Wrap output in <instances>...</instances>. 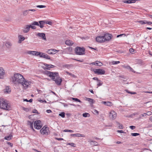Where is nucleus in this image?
<instances>
[{
    "mask_svg": "<svg viewBox=\"0 0 152 152\" xmlns=\"http://www.w3.org/2000/svg\"><path fill=\"white\" fill-rule=\"evenodd\" d=\"M46 74L49 77L51 78V79L55 81L56 83L58 86L61 85L62 80L61 78L60 77L58 72H53L50 71H47Z\"/></svg>",
    "mask_w": 152,
    "mask_h": 152,
    "instance_id": "1",
    "label": "nucleus"
},
{
    "mask_svg": "<svg viewBox=\"0 0 152 152\" xmlns=\"http://www.w3.org/2000/svg\"><path fill=\"white\" fill-rule=\"evenodd\" d=\"M12 79V82L14 84H21L24 79L23 76L19 73L14 74Z\"/></svg>",
    "mask_w": 152,
    "mask_h": 152,
    "instance_id": "2",
    "label": "nucleus"
},
{
    "mask_svg": "<svg viewBox=\"0 0 152 152\" xmlns=\"http://www.w3.org/2000/svg\"><path fill=\"white\" fill-rule=\"evenodd\" d=\"M0 108L8 110L11 109L7 101L2 98H0Z\"/></svg>",
    "mask_w": 152,
    "mask_h": 152,
    "instance_id": "3",
    "label": "nucleus"
},
{
    "mask_svg": "<svg viewBox=\"0 0 152 152\" xmlns=\"http://www.w3.org/2000/svg\"><path fill=\"white\" fill-rule=\"evenodd\" d=\"M75 52L77 55H82L85 54V49L83 47H77L75 48Z\"/></svg>",
    "mask_w": 152,
    "mask_h": 152,
    "instance_id": "4",
    "label": "nucleus"
},
{
    "mask_svg": "<svg viewBox=\"0 0 152 152\" xmlns=\"http://www.w3.org/2000/svg\"><path fill=\"white\" fill-rule=\"evenodd\" d=\"M23 82L21 84L23 86L24 89H26L31 84V82L30 81H28L26 80L25 78L23 80Z\"/></svg>",
    "mask_w": 152,
    "mask_h": 152,
    "instance_id": "5",
    "label": "nucleus"
},
{
    "mask_svg": "<svg viewBox=\"0 0 152 152\" xmlns=\"http://www.w3.org/2000/svg\"><path fill=\"white\" fill-rule=\"evenodd\" d=\"M92 71L94 72L96 74L98 75H104L105 73V71L101 69H93Z\"/></svg>",
    "mask_w": 152,
    "mask_h": 152,
    "instance_id": "6",
    "label": "nucleus"
},
{
    "mask_svg": "<svg viewBox=\"0 0 152 152\" xmlns=\"http://www.w3.org/2000/svg\"><path fill=\"white\" fill-rule=\"evenodd\" d=\"M40 131L42 135H48L49 131L48 127L44 126L40 129Z\"/></svg>",
    "mask_w": 152,
    "mask_h": 152,
    "instance_id": "7",
    "label": "nucleus"
},
{
    "mask_svg": "<svg viewBox=\"0 0 152 152\" xmlns=\"http://www.w3.org/2000/svg\"><path fill=\"white\" fill-rule=\"evenodd\" d=\"M106 39H104V36H98L96 38V40L98 42H105Z\"/></svg>",
    "mask_w": 152,
    "mask_h": 152,
    "instance_id": "8",
    "label": "nucleus"
},
{
    "mask_svg": "<svg viewBox=\"0 0 152 152\" xmlns=\"http://www.w3.org/2000/svg\"><path fill=\"white\" fill-rule=\"evenodd\" d=\"M38 55L40 58H44L47 59H50V57L45 53L42 52V53H39Z\"/></svg>",
    "mask_w": 152,
    "mask_h": 152,
    "instance_id": "9",
    "label": "nucleus"
},
{
    "mask_svg": "<svg viewBox=\"0 0 152 152\" xmlns=\"http://www.w3.org/2000/svg\"><path fill=\"white\" fill-rule=\"evenodd\" d=\"M116 113L114 110H111L109 113V117L112 119H115L116 117Z\"/></svg>",
    "mask_w": 152,
    "mask_h": 152,
    "instance_id": "10",
    "label": "nucleus"
},
{
    "mask_svg": "<svg viewBox=\"0 0 152 152\" xmlns=\"http://www.w3.org/2000/svg\"><path fill=\"white\" fill-rule=\"evenodd\" d=\"M103 36L104 38L106 39L105 41L110 40L112 37V35L110 34H105Z\"/></svg>",
    "mask_w": 152,
    "mask_h": 152,
    "instance_id": "11",
    "label": "nucleus"
},
{
    "mask_svg": "<svg viewBox=\"0 0 152 152\" xmlns=\"http://www.w3.org/2000/svg\"><path fill=\"white\" fill-rule=\"evenodd\" d=\"M59 51V50H57L54 49H51L48 50L47 51V53L48 54H54Z\"/></svg>",
    "mask_w": 152,
    "mask_h": 152,
    "instance_id": "12",
    "label": "nucleus"
},
{
    "mask_svg": "<svg viewBox=\"0 0 152 152\" xmlns=\"http://www.w3.org/2000/svg\"><path fill=\"white\" fill-rule=\"evenodd\" d=\"M30 27L29 25H26L23 27V32L24 33H27L30 30Z\"/></svg>",
    "mask_w": 152,
    "mask_h": 152,
    "instance_id": "13",
    "label": "nucleus"
},
{
    "mask_svg": "<svg viewBox=\"0 0 152 152\" xmlns=\"http://www.w3.org/2000/svg\"><path fill=\"white\" fill-rule=\"evenodd\" d=\"M37 36L41 37L42 39L46 40V37L45 34L44 33H38Z\"/></svg>",
    "mask_w": 152,
    "mask_h": 152,
    "instance_id": "14",
    "label": "nucleus"
},
{
    "mask_svg": "<svg viewBox=\"0 0 152 152\" xmlns=\"http://www.w3.org/2000/svg\"><path fill=\"white\" fill-rule=\"evenodd\" d=\"M5 71L2 67H0V78L3 79L5 74Z\"/></svg>",
    "mask_w": 152,
    "mask_h": 152,
    "instance_id": "15",
    "label": "nucleus"
},
{
    "mask_svg": "<svg viewBox=\"0 0 152 152\" xmlns=\"http://www.w3.org/2000/svg\"><path fill=\"white\" fill-rule=\"evenodd\" d=\"M89 64L91 65L98 66H101L102 65V64L98 61H96L94 62L90 63Z\"/></svg>",
    "mask_w": 152,
    "mask_h": 152,
    "instance_id": "16",
    "label": "nucleus"
},
{
    "mask_svg": "<svg viewBox=\"0 0 152 152\" xmlns=\"http://www.w3.org/2000/svg\"><path fill=\"white\" fill-rule=\"evenodd\" d=\"M122 2L124 3L130 4L134 3L136 2L135 0H123Z\"/></svg>",
    "mask_w": 152,
    "mask_h": 152,
    "instance_id": "17",
    "label": "nucleus"
},
{
    "mask_svg": "<svg viewBox=\"0 0 152 152\" xmlns=\"http://www.w3.org/2000/svg\"><path fill=\"white\" fill-rule=\"evenodd\" d=\"M45 21L44 20L39 21V26L41 28H42L44 27V25L45 24Z\"/></svg>",
    "mask_w": 152,
    "mask_h": 152,
    "instance_id": "18",
    "label": "nucleus"
},
{
    "mask_svg": "<svg viewBox=\"0 0 152 152\" xmlns=\"http://www.w3.org/2000/svg\"><path fill=\"white\" fill-rule=\"evenodd\" d=\"M86 100L88 101L91 104H93L94 102L93 99L88 98H86Z\"/></svg>",
    "mask_w": 152,
    "mask_h": 152,
    "instance_id": "19",
    "label": "nucleus"
},
{
    "mask_svg": "<svg viewBox=\"0 0 152 152\" xmlns=\"http://www.w3.org/2000/svg\"><path fill=\"white\" fill-rule=\"evenodd\" d=\"M102 103L105 105L107 106H111L112 105V103L110 102H102Z\"/></svg>",
    "mask_w": 152,
    "mask_h": 152,
    "instance_id": "20",
    "label": "nucleus"
},
{
    "mask_svg": "<svg viewBox=\"0 0 152 152\" xmlns=\"http://www.w3.org/2000/svg\"><path fill=\"white\" fill-rule=\"evenodd\" d=\"M44 65L47 67V69H50V68H53L54 67V66L51 65V64H44Z\"/></svg>",
    "mask_w": 152,
    "mask_h": 152,
    "instance_id": "21",
    "label": "nucleus"
},
{
    "mask_svg": "<svg viewBox=\"0 0 152 152\" xmlns=\"http://www.w3.org/2000/svg\"><path fill=\"white\" fill-rule=\"evenodd\" d=\"M19 40L18 42L19 43H21V42L23 41L25 39V38L21 35L19 36Z\"/></svg>",
    "mask_w": 152,
    "mask_h": 152,
    "instance_id": "22",
    "label": "nucleus"
},
{
    "mask_svg": "<svg viewBox=\"0 0 152 152\" xmlns=\"http://www.w3.org/2000/svg\"><path fill=\"white\" fill-rule=\"evenodd\" d=\"M12 135L10 134L8 136H6L5 137L4 139L6 140L9 141L12 139Z\"/></svg>",
    "mask_w": 152,
    "mask_h": 152,
    "instance_id": "23",
    "label": "nucleus"
},
{
    "mask_svg": "<svg viewBox=\"0 0 152 152\" xmlns=\"http://www.w3.org/2000/svg\"><path fill=\"white\" fill-rule=\"evenodd\" d=\"M65 43L66 44L68 45H72L73 44L72 41L69 40H66L65 42Z\"/></svg>",
    "mask_w": 152,
    "mask_h": 152,
    "instance_id": "24",
    "label": "nucleus"
},
{
    "mask_svg": "<svg viewBox=\"0 0 152 152\" xmlns=\"http://www.w3.org/2000/svg\"><path fill=\"white\" fill-rule=\"evenodd\" d=\"M7 93H10L11 92V90L9 86H7L6 87L4 91Z\"/></svg>",
    "mask_w": 152,
    "mask_h": 152,
    "instance_id": "25",
    "label": "nucleus"
},
{
    "mask_svg": "<svg viewBox=\"0 0 152 152\" xmlns=\"http://www.w3.org/2000/svg\"><path fill=\"white\" fill-rule=\"evenodd\" d=\"M41 121L40 120H37L35 121L34 122V126L35 128L39 124H40Z\"/></svg>",
    "mask_w": 152,
    "mask_h": 152,
    "instance_id": "26",
    "label": "nucleus"
},
{
    "mask_svg": "<svg viewBox=\"0 0 152 152\" xmlns=\"http://www.w3.org/2000/svg\"><path fill=\"white\" fill-rule=\"evenodd\" d=\"M36 51H28L27 52V53L29 54H31L33 55H36L35 53H36Z\"/></svg>",
    "mask_w": 152,
    "mask_h": 152,
    "instance_id": "27",
    "label": "nucleus"
},
{
    "mask_svg": "<svg viewBox=\"0 0 152 152\" xmlns=\"http://www.w3.org/2000/svg\"><path fill=\"white\" fill-rule=\"evenodd\" d=\"M5 45L8 48H10L11 46L12 45L11 43L9 42H7L6 43Z\"/></svg>",
    "mask_w": 152,
    "mask_h": 152,
    "instance_id": "28",
    "label": "nucleus"
},
{
    "mask_svg": "<svg viewBox=\"0 0 152 152\" xmlns=\"http://www.w3.org/2000/svg\"><path fill=\"white\" fill-rule=\"evenodd\" d=\"M28 124L30 126L31 128V129H32L33 131H34V129L33 128V122H31V121H28Z\"/></svg>",
    "mask_w": 152,
    "mask_h": 152,
    "instance_id": "29",
    "label": "nucleus"
},
{
    "mask_svg": "<svg viewBox=\"0 0 152 152\" xmlns=\"http://www.w3.org/2000/svg\"><path fill=\"white\" fill-rule=\"evenodd\" d=\"M83 116L84 117H89L90 116V114L88 113H85L83 114Z\"/></svg>",
    "mask_w": 152,
    "mask_h": 152,
    "instance_id": "30",
    "label": "nucleus"
},
{
    "mask_svg": "<svg viewBox=\"0 0 152 152\" xmlns=\"http://www.w3.org/2000/svg\"><path fill=\"white\" fill-rule=\"evenodd\" d=\"M32 25L34 26H39V24L38 22L36 21H34L31 23Z\"/></svg>",
    "mask_w": 152,
    "mask_h": 152,
    "instance_id": "31",
    "label": "nucleus"
},
{
    "mask_svg": "<svg viewBox=\"0 0 152 152\" xmlns=\"http://www.w3.org/2000/svg\"><path fill=\"white\" fill-rule=\"evenodd\" d=\"M137 22L140 23L141 24H145L146 20H138L137 21Z\"/></svg>",
    "mask_w": 152,
    "mask_h": 152,
    "instance_id": "32",
    "label": "nucleus"
},
{
    "mask_svg": "<svg viewBox=\"0 0 152 152\" xmlns=\"http://www.w3.org/2000/svg\"><path fill=\"white\" fill-rule=\"evenodd\" d=\"M66 73L67 74L71 76L74 77L75 78L76 77V76L74 74H73L70 73L69 72H68L67 71L66 72Z\"/></svg>",
    "mask_w": 152,
    "mask_h": 152,
    "instance_id": "33",
    "label": "nucleus"
},
{
    "mask_svg": "<svg viewBox=\"0 0 152 152\" xmlns=\"http://www.w3.org/2000/svg\"><path fill=\"white\" fill-rule=\"evenodd\" d=\"M97 83V86L98 87L102 85V83L100 80H98Z\"/></svg>",
    "mask_w": 152,
    "mask_h": 152,
    "instance_id": "34",
    "label": "nucleus"
},
{
    "mask_svg": "<svg viewBox=\"0 0 152 152\" xmlns=\"http://www.w3.org/2000/svg\"><path fill=\"white\" fill-rule=\"evenodd\" d=\"M76 137H85V135L84 134H82L80 133H77L76 134Z\"/></svg>",
    "mask_w": 152,
    "mask_h": 152,
    "instance_id": "35",
    "label": "nucleus"
},
{
    "mask_svg": "<svg viewBox=\"0 0 152 152\" xmlns=\"http://www.w3.org/2000/svg\"><path fill=\"white\" fill-rule=\"evenodd\" d=\"M71 98L74 101H76V102H80V103L82 102L77 98H73V97L72 98Z\"/></svg>",
    "mask_w": 152,
    "mask_h": 152,
    "instance_id": "36",
    "label": "nucleus"
},
{
    "mask_svg": "<svg viewBox=\"0 0 152 152\" xmlns=\"http://www.w3.org/2000/svg\"><path fill=\"white\" fill-rule=\"evenodd\" d=\"M29 10H27L26 11H25L23 12V15L24 16L26 15L28 13H29Z\"/></svg>",
    "mask_w": 152,
    "mask_h": 152,
    "instance_id": "37",
    "label": "nucleus"
},
{
    "mask_svg": "<svg viewBox=\"0 0 152 152\" xmlns=\"http://www.w3.org/2000/svg\"><path fill=\"white\" fill-rule=\"evenodd\" d=\"M59 115L62 118H64L65 116V113L64 112H61L59 114Z\"/></svg>",
    "mask_w": 152,
    "mask_h": 152,
    "instance_id": "38",
    "label": "nucleus"
},
{
    "mask_svg": "<svg viewBox=\"0 0 152 152\" xmlns=\"http://www.w3.org/2000/svg\"><path fill=\"white\" fill-rule=\"evenodd\" d=\"M63 132H73L74 131L72 130H69V129H65L63 131Z\"/></svg>",
    "mask_w": 152,
    "mask_h": 152,
    "instance_id": "39",
    "label": "nucleus"
},
{
    "mask_svg": "<svg viewBox=\"0 0 152 152\" xmlns=\"http://www.w3.org/2000/svg\"><path fill=\"white\" fill-rule=\"evenodd\" d=\"M67 145H71V146L73 147H75V145L73 143H69L67 144Z\"/></svg>",
    "mask_w": 152,
    "mask_h": 152,
    "instance_id": "40",
    "label": "nucleus"
},
{
    "mask_svg": "<svg viewBox=\"0 0 152 152\" xmlns=\"http://www.w3.org/2000/svg\"><path fill=\"white\" fill-rule=\"evenodd\" d=\"M42 127V126L40 125V124H39L37 126H36L35 128L37 129H39L41 128Z\"/></svg>",
    "mask_w": 152,
    "mask_h": 152,
    "instance_id": "41",
    "label": "nucleus"
},
{
    "mask_svg": "<svg viewBox=\"0 0 152 152\" xmlns=\"http://www.w3.org/2000/svg\"><path fill=\"white\" fill-rule=\"evenodd\" d=\"M36 7L37 8H41L45 7L46 6L45 5H39L37 6Z\"/></svg>",
    "mask_w": 152,
    "mask_h": 152,
    "instance_id": "42",
    "label": "nucleus"
},
{
    "mask_svg": "<svg viewBox=\"0 0 152 152\" xmlns=\"http://www.w3.org/2000/svg\"><path fill=\"white\" fill-rule=\"evenodd\" d=\"M131 134L132 136H137L139 135L140 134L138 133H132Z\"/></svg>",
    "mask_w": 152,
    "mask_h": 152,
    "instance_id": "43",
    "label": "nucleus"
},
{
    "mask_svg": "<svg viewBox=\"0 0 152 152\" xmlns=\"http://www.w3.org/2000/svg\"><path fill=\"white\" fill-rule=\"evenodd\" d=\"M134 49L132 48H131L129 49V51L130 53H131L132 54H133L134 53Z\"/></svg>",
    "mask_w": 152,
    "mask_h": 152,
    "instance_id": "44",
    "label": "nucleus"
},
{
    "mask_svg": "<svg viewBox=\"0 0 152 152\" xmlns=\"http://www.w3.org/2000/svg\"><path fill=\"white\" fill-rule=\"evenodd\" d=\"M120 63L119 61H113L112 64H117Z\"/></svg>",
    "mask_w": 152,
    "mask_h": 152,
    "instance_id": "45",
    "label": "nucleus"
},
{
    "mask_svg": "<svg viewBox=\"0 0 152 152\" xmlns=\"http://www.w3.org/2000/svg\"><path fill=\"white\" fill-rule=\"evenodd\" d=\"M33 25H31V24L29 25V26L30 27V28H31L32 29H36V28L35 26H33Z\"/></svg>",
    "mask_w": 152,
    "mask_h": 152,
    "instance_id": "46",
    "label": "nucleus"
},
{
    "mask_svg": "<svg viewBox=\"0 0 152 152\" xmlns=\"http://www.w3.org/2000/svg\"><path fill=\"white\" fill-rule=\"evenodd\" d=\"M93 112L94 113L96 114H99V112L95 109H94L93 110Z\"/></svg>",
    "mask_w": 152,
    "mask_h": 152,
    "instance_id": "47",
    "label": "nucleus"
},
{
    "mask_svg": "<svg viewBox=\"0 0 152 152\" xmlns=\"http://www.w3.org/2000/svg\"><path fill=\"white\" fill-rule=\"evenodd\" d=\"M91 144H93V145H97V143L96 142L94 141H91Z\"/></svg>",
    "mask_w": 152,
    "mask_h": 152,
    "instance_id": "48",
    "label": "nucleus"
},
{
    "mask_svg": "<svg viewBox=\"0 0 152 152\" xmlns=\"http://www.w3.org/2000/svg\"><path fill=\"white\" fill-rule=\"evenodd\" d=\"M145 24H147L148 25H150L151 24H152V22L151 21H147L146 20V22H145Z\"/></svg>",
    "mask_w": 152,
    "mask_h": 152,
    "instance_id": "49",
    "label": "nucleus"
},
{
    "mask_svg": "<svg viewBox=\"0 0 152 152\" xmlns=\"http://www.w3.org/2000/svg\"><path fill=\"white\" fill-rule=\"evenodd\" d=\"M118 124L119 125L118 127L120 129H123V126L122 125L120 124L119 123H118Z\"/></svg>",
    "mask_w": 152,
    "mask_h": 152,
    "instance_id": "50",
    "label": "nucleus"
},
{
    "mask_svg": "<svg viewBox=\"0 0 152 152\" xmlns=\"http://www.w3.org/2000/svg\"><path fill=\"white\" fill-rule=\"evenodd\" d=\"M151 112L150 111H148L146 113H145L144 114L148 115H151Z\"/></svg>",
    "mask_w": 152,
    "mask_h": 152,
    "instance_id": "51",
    "label": "nucleus"
},
{
    "mask_svg": "<svg viewBox=\"0 0 152 152\" xmlns=\"http://www.w3.org/2000/svg\"><path fill=\"white\" fill-rule=\"evenodd\" d=\"M39 101L41 103H46V101L45 100H39Z\"/></svg>",
    "mask_w": 152,
    "mask_h": 152,
    "instance_id": "52",
    "label": "nucleus"
},
{
    "mask_svg": "<svg viewBox=\"0 0 152 152\" xmlns=\"http://www.w3.org/2000/svg\"><path fill=\"white\" fill-rule=\"evenodd\" d=\"M123 36H124L125 37V34H120V35H118L117 36V37H122Z\"/></svg>",
    "mask_w": 152,
    "mask_h": 152,
    "instance_id": "53",
    "label": "nucleus"
},
{
    "mask_svg": "<svg viewBox=\"0 0 152 152\" xmlns=\"http://www.w3.org/2000/svg\"><path fill=\"white\" fill-rule=\"evenodd\" d=\"M45 23L46 24H48L49 25H51L52 23L51 21H47L45 22Z\"/></svg>",
    "mask_w": 152,
    "mask_h": 152,
    "instance_id": "54",
    "label": "nucleus"
},
{
    "mask_svg": "<svg viewBox=\"0 0 152 152\" xmlns=\"http://www.w3.org/2000/svg\"><path fill=\"white\" fill-rule=\"evenodd\" d=\"M7 143L8 145H9L11 147H12L13 144L12 143L9 142H7Z\"/></svg>",
    "mask_w": 152,
    "mask_h": 152,
    "instance_id": "55",
    "label": "nucleus"
},
{
    "mask_svg": "<svg viewBox=\"0 0 152 152\" xmlns=\"http://www.w3.org/2000/svg\"><path fill=\"white\" fill-rule=\"evenodd\" d=\"M126 91L127 92L131 94H135L136 93V92H131L130 91H128V90H127Z\"/></svg>",
    "mask_w": 152,
    "mask_h": 152,
    "instance_id": "56",
    "label": "nucleus"
},
{
    "mask_svg": "<svg viewBox=\"0 0 152 152\" xmlns=\"http://www.w3.org/2000/svg\"><path fill=\"white\" fill-rule=\"evenodd\" d=\"M33 113H38L37 110L36 109H34L33 110Z\"/></svg>",
    "mask_w": 152,
    "mask_h": 152,
    "instance_id": "57",
    "label": "nucleus"
},
{
    "mask_svg": "<svg viewBox=\"0 0 152 152\" xmlns=\"http://www.w3.org/2000/svg\"><path fill=\"white\" fill-rule=\"evenodd\" d=\"M55 139L56 140H64L62 138H58L57 137H55Z\"/></svg>",
    "mask_w": 152,
    "mask_h": 152,
    "instance_id": "58",
    "label": "nucleus"
},
{
    "mask_svg": "<svg viewBox=\"0 0 152 152\" xmlns=\"http://www.w3.org/2000/svg\"><path fill=\"white\" fill-rule=\"evenodd\" d=\"M129 128L132 129H134L135 128V127L134 126H129Z\"/></svg>",
    "mask_w": 152,
    "mask_h": 152,
    "instance_id": "59",
    "label": "nucleus"
},
{
    "mask_svg": "<svg viewBox=\"0 0 152 152\" xmlns=\"http://www.w3.org/2000/svg\"><path fill=\"white\" fill-rule=\"evenodd\" d=\"M70 66L69 64H66L64 66V67H65L66 68H68Z\"/></svg>",
    "mask_w": 152,
    "mask_h": 152,
    "instance_id": "60",
    "label": "nucleus"
},
{
    "mask_svg": "<svg viewBox=\"0 0 152 152\" xmlns=\"http://www.w3.org/2000/svg\"><path fill=\"white\" fill-rule=\"evenodd\" d=\"M125 67L127 69H129L131 67L129 65H127L125 66Z\"/></svg>",
    "mask_w": 152,
    "mask_h": 152,
    "instance_id": "61",
    "label": "nucleus"
},
{
    "mask_svg": "<svg viewBox=\"0 0 152 152\" xmlns=\"http://www.w3.org/2000/svg\"><path fill=\"white\" fill-rule=\"evenodd\" d=\"M88 48H91V49H92L94 50H97V48L96 47H95V48H92V47H90V46H88Z\"/></svg>",
    "mask_w": 152,
    "mask_h": 152,
    "instance_id": "62",
    "label": "nucleus"
},
{
    "mask_svg": "<svg viewBox=\"0 0 152 152\" xmlns=\"http://www.w3.org/2000/svg\"><path fill=\"white\" fill-rule=\"evenodd\" d=\"M129 70L131 72H133L134 73H135V71H134L133 70V69L131 67L130 69H129Z\"/></svg>",
    "mask_w": 152,
    "mask_h": 152,
    "instance_id": "63",
    "label": "nucleus"
},
{
    "mask_svg": "<svg viewBox=\"0 0 152 152\" xmlns=\"http://www.w3.org/2000/svg\"><path fill=\"white\" fill-rule=\"evenodd\" d=\"M46 111L48 113H50L52 112V111L50 110H47Z\"/></svg>",
    "mask_w": 152,
    "mask_h": 152,
    "instance_id": "64",
    "label": "nucleus"
}]
</instances>
